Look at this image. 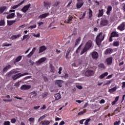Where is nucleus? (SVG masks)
<instances>
[{
  "mask_svg": "<svg viewBox=\"0 0 125 125\" xmlns=\"http://www.w3.org/2000/svg\"><path fill=\"white\" fill-rule=\"evenodd\" d=\"M104 38H105V35L103 34V33L100 32L98 34L96 39V42L98 45H101V42L104 40Z\"/></svg>",
  "mask_w": 125,
  "mask_h": 125,
  "instance_id": "obj_1",
  "label": "nucleus"
},
{
  "mask_svg": "<svg viewBox=\"0 0 125 125\" xmlns=\"http://www.w3.org/2000/svg\"><path fill=\"white\" fill-rule=\"evenodd\" d=\"M92 46V42L91 41H89L88 42H86L85 47L83 49V50L81 52V55L83 54L84 52H86L88 49Z\"/></svg>",
  "mask_w": 125,
  "mask_h": 125,
  "instance_id": "obj_2",
  "label": "nucleus"
},
{
  "mask_svg": "<svg viewBox=\"0 0 125 125\" xmlns=\"http://www.w3.org/2000/svg\"><path fill=\"white\" fill-rule=\"evenodd\" d=\"M26 75H29V73L28 72H25L23 74L19 73L17 74L12 77V79H13L14 81H15V80H17V79H19V78H21V77H23V76H26Z\"/></svg>",
  "mask_w": 125,
  "mask_h": 125,
  "instance_id": "obj_3",
  "label": "nucleus"
},
{
  "mask_svg": "<svg viewBox=\"0 0 125 125\" xmlns=\"http://www.w3.org/2000/svg\"><path fill=\"white\" fill-rule=\"evenodd\" d=\"M83 0H77V3L76 4V7L78 9L81 8L82 6L83 5Z\"/></svg>",
  "mask_w": 125,
  "mask_h": 125,
  "instance_id": "obj_4",
  "label": "nucleus"
},
{
  "mask_svg": "<svg viewBox=\"0 0 125 125\" xmlns=\"http://www.w3.org/2000/svg\"><path fill=\"white\" fill-rule=\"evenodd\" d=\"M31 87V85L24 84L21 87V90H28L30 89Z\"/></svg>",
  "mask_w": 125,
  "mask_h": 125,
  "instance_id": "obj_5",
  "label": "nucleus"
},
{
  "mask_svg": "<svg viewBox=\"0 0 125 125\" xmlns=\"http://www.w3.org/2000/svg\"><path fill=\"white\" fill-rule=\"evenodd\" d=\"M94 74V72L93 70H87L85 72V75L86 77H89V76H92Z\"/></svg>",
  "mask_w": 125,
  "mask_h": 125,
  "instance_id": "obj_6",
  "label": "nucleus"
},
{
  "mask_svg": "<svg viewBox=\"0 0 125 125\" xmlns=\"http://www.w3.org/2000/svg\"><path fill=\"white\" fill-rule=\"evenodd\" d=\"M30 6H31V4H29L27 5H25L21 9V11L24 13L29 10V8H30Z\"/></svg>",
  "mask_w": 125,
  "mask_h": 125,
  "instance_id": "obj_7",
  "label": "nucleus"
},
{
  "mask_svg": "<svg viewBox=\"0 0 125 125\" xmlns=\"http://www.w3.org/2000/svg\"><path fill=\"white\" fill-rule=\"evenodd\" d=\"M64 83V81L62 80H57L56 81L55 84H57L59 87H62V84Z\"/></svg>",
  "mask_w": 125,
  "mask_h": 125,
  "instance_id": "obj_8",
  "label": "nucleus"
},
{
  "mask_svg": "<svg viewBox=\"0 0 125 125\" xmlns=\"http://www.w3.org/2000/svg\"><path fill=\"white\" fill-rule=\"evenodd\" d=\"M98 53L97 52H93L92 53V57L93 59H98Z\"/></svg>",
  "mask_w": 125,
  "mask_h": 125,
  "instance_id": "obj_9",
  "label": "nucleus"
},
{
  "mask_svg": "<svg viewBox=\"0 0 125 125\" xmlns=\"http://www.w3.org/2000/svg\"><path fill=\"white\" fill-rule=\"evenodd\" d=\"M43 5L46 9H48V8H50L51 3L49 2H44Z\"/></svg>",
  "mask_w": 125,
  "mask_h": 125,
  "instance_id": "obj_10",
  "label": "nucleus"
},
{
  "mask_svg": "<svg viewBox=\"0 0 125 125\" xmlns=\"http://www.w3.org/2000/svg\"><path fill=\"white\" fill-rule=\"evenodd\" d=\"M46 60L45 58H42L37 62H36V63L37 65H40V64H42L43 62H44Z\"/></svg>",
  "mask_w": 125,
  "mask_h": 125,
  "instance_id": "obj_11",
  "label": "nucleus"
},
{
  "mask_svg": "<svg viewBox=\"0 0 125 125\" xmlns=\"http://www.w3.org/2000/svg\"><path fill=\"white\" fill-rule=\"evenodd\" d=\"M71 51H72V47H69L66 52L65 56L66 59H69V57H68V56H69V54L71 52Z\"/></svg>",
  "mask_w": 125,
  "mask_h": 125,
  "instance_id": "obj_12",
  "label": "nucleus"
},
{
  "mask_svg": "<svg viewBox=\"0 0 125 125\" xmlns=\"http://www.w3.org/2000/svg\"><path fill=\"white\" fill-rule=\"evenodd\" d=\"M112 61H113V58L110 57L106 59V62L107 65H111L112 64Z\"/></svg>",
  "mask_w": 125,
  "mask_h": 125,
  "instance_id": "obj_13",
  "label": "nucleus"
},
{
  "mask_svg": "<svg viewBox=\"0 0 125 125\" xmlns=\"http://www.w3.org/2000/svg\"><path fill=\"white\" fill-rule=\"evenodd\" d=\"M48 15H49V13L43 14L40 15L39 17V18H41V19H43V18H45V17H47V16H48Z\"/></svg>",
  "mask_w": 125,
  "mask_h": 125,
  "instance_id": "obj_14",
  "label": "nucleus"
},
{
  "mask_svg": "<svg viewBox=\"0 0 125 125\" xmlns=\"http://www.w3.org/2000/svg\"><path fill=\"white\" fill-rule=\"evenodd\" d=\"M24 0L22 1L19 4L13 6L12 7H11V8H12V9H16V8H18V7H19L20 5H21V4H23V3H24Z\"/></svg>",
  "mask_w": 125,
  "mask_h": 125,
  "instance_id": "obj_15",
  "label": "nucleus"
},
{
  "mask_svg": "<svg viewBox=\"0 0 125 125\" xmlns=\"http://www.w3.org/2000/svg\"><path fill=\"white\" fill-rule=\"evenodd\" d=\"M15 16V13H12L11 14H9L8 16H7L6 18L7 19H10L11 18H14Z\"/></svg>",
  "mask_w": 125,
  "mask_h": 125,
  "instance_id": "obj_16",
  "label": "nucleus"
},
{
  "mask_svg": "<svg viewBox=\"0 0 125 125\" xmlns=\"http://www.w3.org/2000/svg\"><path fill=\"white\" fill-rule=\"evenodd\" d=\"M125 23H122L118 27V29L120 30V31H124L125 30Z\"/></svg>",
  "mask_w": 125,
  "mask_h": 125,
  "instance_id": "obj_17",
  "label": "nucleus"
},
{
  "mask_svg": "<svg viewBox=\"0 0 125 125\" xmlns=\"http://www.w3.org/2000/svg\"><path fill=\"white\" fill-rule=\"evenodd\" d=\"M46 49V47L44 46H42L40 47L39 48V53H42V52H43V51H44Z\"/></svg>",
  "mask_w": 125,
  "mask_h": 125,
  "instance_id": "obj_18",
  "label": "nucleus"
},
{
  "mask_svg": "<svg viewBox=\"0 0 125 125\" xmlns=\"http://www.w3.org/2000/svg\"><path fill=\"white\" fill-rule=\"evenodd\" d=\"M113 52V49L108 48L105 51V54H111Z\"/></svg>",
  "mask_w": 125,
  "mask_h": 125,
  "instance_id": "obj_19",
  "label": "nucleus"
},
{
  "mask_svg": "<svg viewBox=\"0 0 125 125\" xmlns=\"http://www.w3.org/2000/svg\"><path fill=\"white\" fill-rule=\"evenodd\" d=\"M101 24L103 26H106V25L108 24V21H107L106 20H104L101 21Z\"/></svg>",
  "mask_w": 125,
  "mask_h": 125,
  "instance_id": "obj_20",
  "label": "nucleus"
},
{
  "mask_svg": "<svg viewBox=\"0 0 125 125\" xmlns=\"http://www.w3.org/2000/svg\"><path fill=\"white\" fill-rule=\"evenodd\" d=\"M56 100H59L61 98V95L60 93H57L54 95Z\"/></svg>",
  "mask_w": 125,
  "mask_h": 125,
  "instance_id": "obj_21",
  "label": "nucleus"
},
{
  "mask_svg": "<svg viewBox=\"0 0 125 125\" xmlns=\"http://www.w3.org/2000/svg\"><path fill=\"white\" fill-rule=\"evenodd\" d=\"M37 95H38V94L37 93V92H36V91H33L30 93V97H31L32 98L36 97Z\"/></svg>",
  "mask_w": 125,
  "mask_h": 125,
  "instance_id": "obj_22",
  "label": "nucleus"
},
{
  "mask_svg": "<svg viewBox=\"0 0 125 125\" xmlns=\"http://www.w3.org/2000/svg\"><path fill=\"white\" fill-rule=\"evenodd\" d=\"M11 68V65H8L6 66H5L3 69V73L6 72L8 69H10Z\"/></svg>",
  "mask_w": 125,
  "mask_h": 125,
  "instance_id": "obj_23",
  "label": "nucleus"
},
{
  "mask_svg": "<svg viewBox=\"0 0 125 125\" xmlns=\"http://www.w3.org/2000/svg\"><path fill=\"white\" fill-rule=\"evenodd\" d=\"M116 90H117V87L115 86L113 88H112L111 89H109L108 90V91L110 93H113V92H114V91H116Z\"/></svg>",
  "mask_w": 125,
  "mask_h": 125,
  "instance_id": "obj_24",
  "label": "nucleus"
},
{
  "mask_svg": "<svg viewBox=\"0 0 125 125\" xmlns=\"http://www.w3.org/2000/svg\"><path fill=\"white\" fill-rule=\"evenodd\" d=\"M106 76H108V72H104L101 76H100V79H103L105 78V77H106Z\"/></svg>",
  "mask_w": 125,
  "mask_h": 125,
  "instance_id": "obj_25",
  "label": "nucleus"
},
{
  "mask_svg": "<svg viewBox=\"0 0 125 125\" xmlns=\"http://www.w3.org/2000/svg\"><path fill=\"white\" fill-rule=\"evenodd\" d=\"M15 22H16V21H7V23L9 26H11Z\"/></svg>",
  "mask_w": 125,
  "mask_h": 125,
  "instance_id": "obj_26",
  "label": "nucleus"
},
{
  "mask_svg": "<svg viewBox=\"0 0 125 125\" xmlns=\"http://www.w3.org/2000/svg\"><path fill=\"white\" fill-rule=\"evenodd\" d=\"M111 37H112L113 38H114V37H119V35L118 34V33H117V32H113L112 33H111Z\"/></svg>",
  "mask_w": 125,
  "mask_h": 125,
  "instance_id": "obj_27",
  "label": "nucleus"
},
{
  "mask_svg": "<svg viewBox=\"0 0 125 125\" xmlns=\"http://www.w3.org/2000/svg\"><path fill=\"white\" fill-rule=\"evenodd\" d=\"M42 125H49V124H50V122L48 121H43L42 122Z\"/></svg>",
  "mask_w": 125,
  "mask_h": 125,
  "instance_id": "obj_28",
  "label": "nucleus"
},
{
  "mask_svg": "<svg viewBox=\"0 0 125 125\" xmlns=\"http://www.w3.org/2000/svg\"><path fill=\"white\" fill-rule=\"evenodd\" d=\"M99 13L98 15V17H101V16H103V9H102V10H99Z\"/></svg>",
  "mask_w": 125,
  "mask_h": 125,
  "instance_id": "obj_29",
  "label": "nucleus"
},
{
  "mask_svg": "<svg viewBox=\"0 0 125 125\" xmlns=\"http://www.w3.org/2000/svg\"><path fill=\"white\" fill-rule=\"evenodd\" d=\"M80 42H81V37H79L78 39L76 40L75 46H76V45H78Z\"/></svg>",
  "mask_w": 125,
  "mask_h": 125,
  "instance_id": "obj_30",
  "label": "nucleus"
},
{
  "mask_svg": "<svg viewBox=\"0 0 125 125\" xmlns=\"http://www.w3.org/2000/svg\"><path fill=\"white\" fill-rule=\"evenodd\" d=\"M22 59V56H18L16 59V62H19Z\"/></svg>",
  "mask_w": 125,
  "mask_h": 125,
  "instance_id": "obj_31",
  "label": "nucleus"
},
{
  "mask_svg": "<svg viewBox=\"0 0 125 125\" xmlns=\"http://www.w3.org/2000/svg\"><path fill=\"white\" fill-rule=\"evenodd\" d=\"M83 46V44H81L80 46L78 48V49L76 51V53H79V51H81V48Z\"/></svg>",
  "mask_w": 125,
  "mask_h": 125,
  "instance_id": "obj_32",
  "label": "nucleus"
},
{
  "mask_svg": "<svg viewBox=\"0 0 125 125\" xmlns=\"http://www.w3.org/2000/svg\"><path fill=\"white\" fill-rule=\"evenodd\" d=\"M5 9H6V7H3L0 8V13H2V12H3L4 10H5Z\"/></svg>",
  "mask_w": 125,
  "mask_h": 125,
  "instance_id": "obj_33",
  "label": "nucleus"
},
{
  "mask_svg": "<svg viewBox=\"0 0 125 125\" xmlns=\"http://www.w3.org/2000/svg\"><path fill=\"white\" fill-rule=\"evenodd\" d=\"M50 69H51V72L52 73H54L55 72V70L54 69V67L52 65V64L50 65Z\"/></svg>",
  "mask_w": 125,
  "mask_h": 125,
  "instance_id": "obj_34",
  "label": "nucleus"
},
{
  "mask_svg": "<svg viewBox=\"0 0 125 125\" xmlns=\"http://www.w3.org/2000/svg\"><path fill=\"white\" fill-rule=\"evenodd\" d=\"M90 121H91V119L89 118L87 120H86L84 123V125H88V122H90Z\"/></svg>",
  "mask_w": 125,
  "mask_h": 125,
  "instance_id": "obj_35",
  "label": "nucleus"
},
{
  "mask_svg": "<svg viewBox=\"0 0 125 125\" xmlns=\"http://www.w3.org/2000/svg\"><path fill=\"white\" fill-rule=\"evenodd\" d=\"M99 67L100 68H101L102 69H105V66H104V64H103V63H100L99 65Z\"/></svg>",
  "mask_w": 125,
  "mask_h": 125,
  "instance_id": "obj_36",
  "label": "nucleus"
},
{
  "mask_svg": "<svg viewBox=\"0 0 125 125\" xmlns=\"http://www.w3.org/2000/svg\"><path fill=\"white\" fill-rule=\"evenodd\" d=\"M89 18H91V17H92V11L90 9H89Z\"/></svg>",
  "mask_w": 125,
  "mask_h": 125,
  "instance_id": "obj_37",
  "label": "nucleus"
},
{
  "mask_svg": "<svg viewBox=\"0 0 125 125\" xmlns=\"http://www.w3.org/2000/svg\"><path fill=\"white\" fill-rule=\"evenodd\" d=\"M17 73H19V71H13L8 73V75H12V74H17Z\"/></svg>",
  "mask_w": 125,
  "mask_h": 125,
  "instance_id": "obj_38",
  "label": "nucleus"
},
{
  "mask_svg": "<svg viewBox=\"0 0 125 125\" xmlns=\"http://www.w3.org/2000/svg\"><path fill=\"white\" fill-rule=\"evenodd\" d=\"M27 38H28V39L29 38H30V37H29V35H26L23 36L22 41H24V40H26Z\"/></svg>",
  "mask_w": 125,
  "mask_h": 125,
  "instance_id": "obj_39",
  "label": "nucleus"
},
{
  "mask_svg": "<svg viewBox=\"0 0 125 125\" xmlns=\"http://www.w3.org/2000/svg\"><path fill=\"white\" fill-rule=\"evenodd\" d=\"M59 4H60V1H56V2H55V3L54 4V5L55 6H57L59 5Z\"/></svg>",
  "mask_w": 125,
  "mask_h": 125,
  "instance_id": "obj_40",
  "label": "nucleus"
},
{
  "mask_svg": "<svg viewBox=\"0 0 125 125\" xmlns=\"http://www.w3.org/2000/svg\"><path fill=\"white\" fill-rule=\"evenodd\" d=\"M37 27V25L34 24L33 25L30 26L29 27H28V29H35V28H36Z\"/></svg>",
  "mask_w": 125,
  "mask_h": 125,
  "instance_id": "obj_41",
  "label": "nucleus"
},
{
  "mask_svg": "<svg viewBox=\"0 0 125 125\" xmlns=\"http://www.w3.org/2000/svg\"><path fill=\"white\" fill-rule=\"evenodd\" d=\"M28 121L29 122H31V123H33V122H35V118L31 117L28 119Z\"/></svg>",
  "mask_w": 125,
  "mask_h": 125,
  "instance_id": "obj_42",
  "label": "nucleus"
},
{
  "mask_svg": "<svg viewBox=\"0 0 125 125\" xmlns=\"http://www.w3.org/2000/svg\"><path fill=\"white\" fill-rule=\"evenodd\" d=\"M4 125H10V122L9 121H5L3 123Z\"/></svg>",
  "mask_w": 125,
  "mask_h": 125,
  "instance_id": "obj_43",
  "label": "nucleus"
},
{
  "mask_svg": "<svg viewBox=\"0 0 125 125\" xmlns=\"http://www.w3.org/2000/svg\"><path fill=\"white\" fill-rule=\"evenodd\" d=\"M119 42H115L113 43V45L114 46H119Z\"/></svg>",
  "mask_w": 125,
  "mask_h": 125,
  "instance_id": "obj_44",
  "label": "nucleus"
},
{
  "mask_svg": "<svg viewBox=\"0 0 125 125\" xmlns=\"http://www.w3.org/2000/svg\"><path fill=\"white\" fill-rule=\"evenodd\" d=\"M11 123H12V124H15V123H16V119L15 118L12 119Z\"/></svg>",
  "mask_w": 125,
  "mask_h": 125,
  "instance_id": "obj_45",
  "label": "nucleus"
},
{
  "mask_svg": "<svg viewBox=\"0 0 125 125\" xmlns=\"http://www.w3.org/2000/svg\"><path fill=\"white\" fill-rule=\"evenodd\" d=\"M120 124H121V121H119L118 122H115L114 123V125H120Z\"/></svg>",
  "mask_w": 125,
  "mask_h": 125,
  "instance_id": "obj_46",
  "label": "nucleus"
},
{
  "mask_svg": "<svg viewBox=\"0 0 125 125\" xmlns=\"http://www.w3.org/2000/svg\"><path fill=\"white\" fill-rule=\"evenodd\" d=\"M20 85V82H17L14 85V86H16L17 87H18Z\"/></svg>",
  "mask_w": 125,
  "mask_h": 125,
  "instance_id": "obj_47",
  "label": "nucleus"
},
{
  "mask_svg": "<svg viewBox=\"0 0 125 125\" xmlns=\"http://www.w3.org/2000/svg\"><path fill=\"white\" fill-rule=\"evenodd\" d=\"M4 25V21L3 20H1L0 21V26H3Z\"/></svg>",
  "mask_w": 125,
  "mask_h": 125,
  "instance_id": "obj_48",
  "label": "nucleus"
},
{
  "mask_svg": "<svg viewBox=\"0 0 125 125\" xmlns=\"http://www.w3.org/2000/svg\"><path fill=\"white\" fill-rule=\"evenodd\" d=\"M112 82H113V80L109 81L105 84H104V85H107L108 84H110V83H112Z\"/></svg>",
  "mask_w": 125,
  "mask_h": 125,
  "instance_id": "obj_49",
  "label": "nucleus"
},
{
  "mask_svg": "<svg viewBox=\"0 0 125 125\" xmlns=\"http://www.w3.org/2000/svg\"><path fill=\"white\" fill-rule=\"evenodd\" d=\"M72 19H73V17H70L66 21L67 23H70V21H72Z\"/></svg>",
  "mask_w": 125,
  "mask_h": 125,
  "instance_id": "obj_50",
  "label": "nucleus"
},
{
  "mask_svg": "<svg viewBox=\"0 0 125 125\" xmlns=\"http://www.w3.org/2000/svg\"><path fill=\"white\" fill-rule=\"evenodd\" d=\"M3 46H10V45H12L10 43H5L3 44Z\"/></svg>",
  "mask_w": 125,
  "mask_h": 125,
  "instance_id": "obj_51",
  "label": "nucleus"
},
{
  "mask_svg": "<svg viewBox=\"0 0 125 125\" xmlns=\"http://www.w3.org/2000/svg\"><path fill=\"white\" fill-rule=\"evenodd\" d=\"M33 36L34 37H36V38H40V33H38L37 35H36L35 34L33 33Z\"/></svg>",
  "mask_w": 125,
  "mask_h": 125,
  "instance_id": "obj_52",
  "label": "nucleus"
},
{
  "mask_svg": "<svg viewBox=\"0 0 125 125\" xmlns=\"http://www.w3.org/2000/svg\"><path fill=\"white\" fill-rule=\"evenodd\" d=\"M39 108H41V106L38 105V106H34L33 107V109H34L35 110H38V109H39Z\"/></svg>",
  "mask_w": 125,
  "mask_h": 125,
  "instance_id": "obj_53",
  "label": "nucleus"
},
{
  "mask_svg": "<svg viewBox=\"0 0 125 125\" xmlns=\"http://www.w3.org/2000/svg\"><path fill=\"white\" fill-rule=\"evenodd\" d=\"M34 54L33 53H32L31 52H30V53L27 55V57H28L29 58H30V57H32V55H33Z\"/></svg>",
  "mask_w": 125,
  "mask_h": 125,
  "instance_id": "obj_54",
  "label": "nucleus"
},
{
  "mask_svg": "<svg viewBox=\"0 0 125 125\" xmlns=\"http://www.w3.org/2000/svg\"><path fill=\"white\" fill-rule=\"evenodd\" d=\"M76 87L78 88V89H83V86H82V85H76Z\"/></svg>",
  "mask_w": 125,
  "mask_h": 125,
  "instance_id": "obj_55",
  "label": "nucleus"
},
{
  "mask_svg": "<svg viewBox=\"0 0 125 125\" xmlns=\"http://www.w3.org/2000/svg\"><path fill=\"white\" fill-rule=\"evenodd\" d=\"M111 10H112V6H108L107 8V11H111Z\"/></svg>",
  "mask_w": 125,
  "mask_h": 125,
  "instance_id": "obj_56",
  "label": "nucleus"
},
{
  "mask_svg": "<svg viewBox=\"0 0 125 125\" xmlns=\"http://www.w3.org/2000/svg\"><path fill=\"white\" fill-rule=\"evenodd\" d=\"M29 63H30V65H31L32 66H33V65H34V64H35V62H32V61L31 60H29Z\"/></svg>",
  "mask_w": 125,
  "mask_h": 125,
  "instance_id": "obj_57",
  "label": "nucleus"
},
{
  "mask_svg": "<svg viewBox=\"0 0 125 125\" xmlns=\"http://www.w3.org/2000/svg\"><path fill=\"white\" fill-rule=\"evenodd\" d=\"M17 15L18 17H19L20 18H22V15H21L20 13H17Z\"/></svg>",
  "mask_w": 125,
  "mask_h": 125,
  "instance_id": "obj_58",
  "label": "nucleus"
},
{
  "mask_svg": "<svg viewBox=\"0 0 125 125\" xmlns=\"http://www.w3.org/2000/svg\"><path fill=\"white\" fill-rule=\"evenodd\" d=\"M61 71H62V67H60L59 68V75H61Z\"/></svg>",
  "mask_w": 125,
  "mask_h": 125,
  "instance_id": "obj_59",
  "label": "nucleus"
},
{
  "mask_svg": "<svg viewBox=\"0 0 125 125\" xmlns=\"http://www.w3.org/2000/svg\"><path fill=\"white\" fill-rule=\"evenodd\" d=\"M43 119H44V116H42L39 118V121H42L43 120Z\"/></svg>",
  "mask_w": 125,
  "mask_h": 125,
  "instance_id": "obj_60",
  "label": "nucleus"
},
{
  "mask_svg": "<svg viewBox=\"0 0 125 125\" xmlns=\"http://www.w3.org/2000/svg\"><path fill=\"white\" fill-rule=\"evenodd\" d=\"M15 39H16V37L15 36V35H13L11 37V40H15Z\"/></svg>",
  "mask_w": 125,
  "mask_h": 125,
  "instance_id": "obj_61",
  "label": "nucleus"
},
{
  "mask_svg": "<svg viewBox=\"0 0 125 125\" xmlns=\"http://www.w3.org/2000/svg\"><path fill=\"white\" fill-rule=\"evenodd\" d=\"M84 113H85V111H81L78 113V115H83V114H84Z\"/></svg>",
  "mask_w": 125,
  "mask_h": 125,
  "instance_id": "obj_62",
  "label": "nucleus"
},
{
  "mask_svg": "<svg viewBox=\"0 0 125 125\" xmlns=\"http://www.w3.org/2000/svg\"><path fill=\"white\" fill-rule=\"evenodd\" d=\"M65 125V122L62 121L60 124H59V125Z\"/></svg>",
  "mask_w": 125,
  "mask_h": 125,
  "instance_id": "obj_63",
  "label": "nucleus"
},
{
  "mask_svg": "<svg viewBox=\"0 0 125 125\" xmlns=\"http://www.w3.org/2000/svg\"><path fill=\"white\" fill-rule=\"evenodd\" d=\"M35 51H36V47H34V48H33L31 52L34 54L35 53Z\"/></svg>",
  "mask_w": 125,
  "mask_h": 125,
  "instance_id": "obj_64",
  "label": "nucleus"
}]
</instances>
